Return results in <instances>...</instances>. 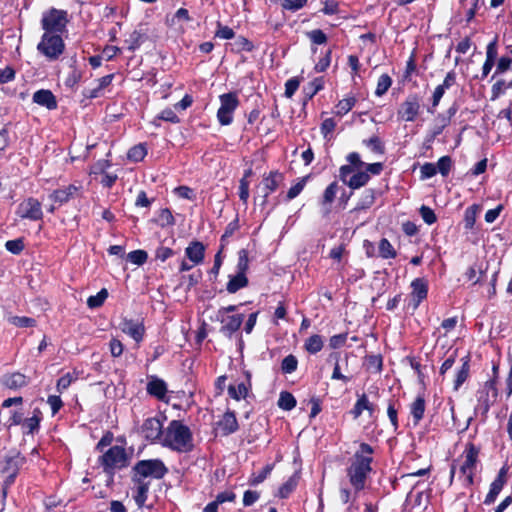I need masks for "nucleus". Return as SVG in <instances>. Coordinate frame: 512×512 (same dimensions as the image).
I'll use <instances>...</instances> for the list:
<instances>
[{
	"label": "nucleus",
	"mask_w": 512,
	"mask_h": 512,
	"mask_svg": "<svg viewBox=\"0 0 512 512\" xmlns=\"http://www.w3.org/2000/svg\"><path fill=\"white\" fill-rule=\"evenodd\" d=\"M68 23V14L65 10L50 8L44 12L41 19L42 29L44 33L59 34L65 30Z\"/></svg>",
	"instance_id": "5"
},
{
	"label": "nucleus",
	"mask_w": 512,
	"mask_h": 512,
	"mask_svg": "<svg viewBox=\"0 0 512 512\" xmlns=\"http://www.w3.org/2000/svg\"><path fill=\"white\" fill-rule=\"evenodd\" d=\"M3 384L9 389L17 390L28 384V378L19 372L5 375L3 377Z\"/></svg>",
	"instance_id": "25"
},
{
	"label": "nucleus",
	"mask_w": 512,
	"mask_h": 512,
	"mask_svg": "<svg viewBox=\"0 0 512 512\" xmlns=\"http://www.w3.org/2000/svg\"><path fill=\"white\" fill-rule=\"evenodd\" d=\"M469 362L468 360H464L462 366L458 369L456 373V378L454 380V390H458L461 385L467 380L469 376Z\"/></svg>",
	"instance_id": "36"
},
{
	"label": "nucleus",
	"mask_w": 512,
	"mask_h": 512,
	"mask_svg": "<svg viewBox=\"0 0 512 512\" xmlns=\"http://www.w3.org/2000/svg\"><path fill=\"white\" fill-rule=\"evenodd\" d=\"M100 459L104 470L107 472L125 467L128 460L126 451L121 446L109 448Z\"/></svg>",
	"instance_id": "9"
},
{
	"label": "nucleus",
	"mask_w": 512,
	"mask_h": 512,
	"mask_svg": "<svg viewBox=\"0 0 512 512\" xmlns=\"http://www.w3.org/2000/svg\"><path fill=\"white\" fill-rule=\"evenodd\" d=\"M248 285V278L244 273H236L229 276V281L226 285V290L230 294H234Z\"/></svg>",
	"instance_id": "26"
},
{
	"label": "nucleus",
	"mask_w": 512,
	"mask_h": 512,
	"mask_svg": "<svg viewBox=\"0 0 512 512\" xmlns=\"http://www.w3.org/2000/svg\"><path fill=\"white\" fill-rule=\"evenodd\" d=\"M146 155V146L144 144H138L128 151L127 158L128 160H144Z\"/></svg>",
	"instance_id": "43"
},
{
	"label": "nucleus",
	"mask_w": 512,
	"mask_h": 512,
	"mask_svg": "<svg viewBox=\"0 0 512 512\" xmlns=\"http://www.w3.org/2000/svg\"><path fill=\"white\" fill-rule=\"evenodd\" d=\"M65 44L59 34L44 33L37 50L49 60H56L64 52Z\"/></svg>",
	"instance_id": "7"
},
{
	"label": "nucleus",
	"mask_w": 512,
	"mask_h": 512,
	"mask_svg": "<svg viewBox=\"0 0 512 512\" xmlns=\"http://www.w3.org/2000/svg\"><path fill=\"white\" fill-rule=\"evenodd\" d=\"M270 471H271V468L269 466H266L258 474H253L251 476V478H250V484L254 485V486L260 484L261 482H263L267 478V476L269 475Z\"/></svg>",
	"instance_id": "62"
},
{
	"label": "nucleus",
	"mask_w": 512,
	"mask_h": 512,
	"mask_svg": "<svg viewBox=\"0 0 512 512\" xmlns=\"http://www.w3.org/2000/svg\"><path fill=\"white\" fill-rule=\"evenodd\" d=\"M331 63V50H328L325 55L319 59L316 63L314 69L316 72L321 73L326 71V69L330 66Z\"/></svg>",
	"instance_id": "56"
},
{
	"label": "nucleus",
	"mask_w": 512,
	"mask_h": 512,
	"mask_svg": "<svg viewBox=\"0 0 512 512\" xmlns=\"http://www.w3.org/2000/svg\"><path fill=\"white\" fill-rule=\"evenodd\" d=\"M365 162H349L340 168V179L351 189H359L370 179V175L364 169Z\"/></svg>",
	"instance_id": "3"
},
{
	"label": "nucleus",
	"mask_w": 512,
	"mask_h": 512,
	"mask_svg": "<svg viewBox=\"0 0 512 512\" xmlns=\"http://www.w3.org/2000/svg\"><path fill=\"white\" fill-rule=\"evenodd\" d=\"M33 102L49 110L57 108V100L54 94L47 89H40L33 94Z\"/></svg>",
	"instance_id": "21"
},
{
	"label": "nucleus",
	"mask_w": 512,
	"mask_h": 512,
	"mask_svg": "<svg viewBox=\"0 0 512 512\" xmlns=\"http://www.w3.org/2000/svg\"><path fill=\"white\" fill-rule=\"evenodd\" d=\"M496 398L497 389L495 382L492 380L485 382V384L477 392V404L475 406V413L486 417L490 406L496 401Z\"/></svg>",
	"instance_id": "8"
},
{
	"label": "nucleus",
	"mask_w": 512,
	"mask_h": 512,
	"mask_svg": "<svg viewBox=\"0 0 512 512\" xmlns=\"http://www.w3.org/2000/svg\"><path fill=\"white\" fill-rule=\"evenodd\" d=\"M218 317L222 323L221 332L228 336L235 333L240 328L244 320V316L242 314L222 315Z\"/></svg>",
	"instance_id": "17"
},
{
	"label": "nucleus",
	"mask_w": 512,
	"mask_h": 512,
	"mask_svg": "<svg viewBox=\"0 0 512 512\" xmlns=\"http://www.w3.org/2000/svg\"><path fill=\"white\" fill-rule=\"evenodd\" d=\"M392 79L388 74H382L377 81V87L375 90V95L378 97L383 96L391 87Z\"/></svg>",
	"instance_id": "38"
},
{
	"label": "nucleus",
	"mask_w": 512,
	"mask_h": 512,
	"mask_svg": "<svg viewBox=\"0 0 512 512\" xmlns=\"http://www.w3.org/2000/svg\"><path fill=\"white\" fill-rule=\"evenodd\" d=\"M324 341L320 335H312L305 342V349L311 353L316 354L323 348Z\"/></svg>",
	"instance_id": "34"
},
{
	"label": "nucleus",
	"mask_w": 512,
	"mask_h": 512,
	"mask_svg": "<svg viewBox=\"0 0 512 512\" xmlns=\"http://www.w3.org/2000/svg\"><path fill=\"white\" fill-rule=\"evenodd\" d=\"M249 180L240 179L239 182V198L240 200L246 204L249 198Z\"/></svg>",
	"instance_id": "59"
},
{
	"label": "nucleus",
	"mask_w": 512,
	"mask_h": 512,
	"mask_svg": "<svg viewBox=\"0 0 512 512\" xmlns=\"http://www.w3.org/2000/svg\"><path fill=\"white\" fill-rule=\"evenodd\" d=\"M445 91H446V89L443 88V86H441V85H438L435 88L433 96H432V105H431V107L428 108L429 113L435 112V108L439 105V102H440L441 98L443 97Z\"/></svg>",
	"instance_id": "53"
},
{
	"label": "nucleus",
	"mask_w": 512,
	"mask_h": 512,
	"mask_svg": "<svg viewBox=\"0 0 512 512\" xmlns=\"http://www.w3.org/2000/svg\"><path fill=\"white\" fill-rule=\"evenodd\" d=\"M248 267H249L248 253L245 249H241L238 252V262L236 265V273H244V275H246Z\"/></svg>",
	"instance_id": "45"
},
{
	"label": "nucleus",
	"mask_w": 512,
	"mask_h": 512,
	"mask_svg": "<svg viewBox=\"0 0 512 512\" xmlns=\"http://www.w3.org/2000/svg\"><path fill=\"white\" fill-rule=\"evenodd\" d=\"M306 177H303L297 181L287 192V199L292 200L296 198L304 189L306 184Z\"/></svg>",
	"instance_id": "50"
},
{
	"label": "nucleus",
	"mask_w": 512,
	"mask_h": 512,
	"mask_svg": "<svg viewBox=\"0 0 512 512\" xmlns=\"http://www.w3.org/2000/svg\"><path fill=\"white\" fill-rule=\"evenodd\" d=\"M298 360L294 355L286 356L281 364V369L284 373L290 374L297 369Z\"/></svg>",
	"instance_id": "46"
},
{
	"label": "nucleus",
	"mask_w": 512,
	"mask_h": 512,
	"mask_svg": "<svg viewBox=\"0 0 512 512\" xmlns=\"http://www.w3.org/2000/svg\"><path fill=\"white\" fill-rule=\"evenodd\" d=\"M167 473V468L159 459L139 461L133 468V477L142 481L148 478L160 479Z\"/></svg>",
	"instance_id": "4"
},
{
	"label": "nucleus",
	"mask_w": 512,
	"mask_h": 512,
	"mask_svg": "<svg viewBox=\"0 0 512 512\" xmlns=\"http://www.w3.org/2000/svg\"><path fill=\"white\" fill-rule=\"evenodd\" d=\"M299 80L297 78H290L285 83V96L291 98L299 88Z\"/></svg>",
	"instance_id": "58"
},
{
	"label": "nucleus",
	"mask_w": 512,
	"mask_h": 512,
	"mask_svg": "<svg viewBox=\"0 0 512 512\" xmlns=\"http://www.w3.org/2000/svg\"><path fill=\"white\" fill-rule=\"evenodd\" d=\"M73 380H74V377L72 376V374L66 373L65 375L60 377L59 380L57 381V390L59 392L66 390L71 385Z\"/></svg>",
	"instance_id": "64"
},
{
	"label": "nucleus",
	"mask_w": 512,
	"mask_h": 512,
	"mask_svg": "<svg viewBox=\"0 0 512 512\" xmlns=\"http://www.w3.org/2000/svg\"><path fill=\"white\" fill-rule=\"evenodd\" d=\"M142 433L144 437L152 442L163 439V424L155 417L148 418L142 425Z\"/></svg>",
	"instance_id": "13"
},
{
	"label": "nucleus",
	"mask_w": 512,
	"mask_h": 512,
	"mask_svg": "<svg viewBox=\"0 0 512 512\" xmlns=\"http://www.w3.org/2000/svg\"><path fill=\"white\" fill-rule=\"evenodd\" d=\"M421 108V98L418 94H410L400 105L398 109V117L406 122H413Z\"/></svg>",
	"instance_id": "11"
},
{
	"label": "nucleus",
	"mask_w": 512,
	"mask_h": 512,
	"mask_svg": "<svg viewBox=\"0 0 512 512\" xmlns=\"http://www.w3.org/2000/svg\"><path fill=\"white\" fill-rule=\"evenodd\" d=\"M127 258L133 264L142 265L146 262L148 254L144 250H134L128 254Z\"/></svg>",
	"instance_id": "48"
},
{
	"label": "nucleus",
	"mask_w": 512,
	"mask_h": 512,
	"mask_svg": "<svg viewBox=\"0 0 512 512\" xmlns=\"http://www.w3.org/2000/svg\"><path fill=\"white\" fill-rule=\"evenodd\" d=\"M338 191V185L336 182H332L324 191L322 198V205L329 206L335 199Z\"/></svg>",
	"instance_id": "44"
},
{
	"label": "nucleus",
	"mask_w": 512,
	"mask_h": 512,
	"mask_svg": "<svg viewBox=\"0 0 512 512\" xmlns=\"http://www.w3.org/2000/svg\"><path fill=\"white\" fill-rule=\"evenodd\" d=\"M324 87V79L322 77L315 78L304 87L303 91L307 99H312Z\"/></svg>",
	"instance_id": "32"
},
{
	"label": "nucleus",
	"mask_w": 512,
	"mask_h": 512,
	"mask_svg": "<svg viewBox=\"0 0 512 512\" xmlns=\"http://www.w3.org/2000/svg\"><path fill=\"white\" fill-rule=\"evenodd\" d=\"M132 480L134 482L133 499L138 507H142L147 500L150 481H142L134 477Z\"/></svg>",
	"instance_id": "22"
},
{
	"label": "nucleus",
	"mask_w": 512,
	"mask_h": 512,
	"mask_svg": "<svg viewBox=\"0 0 512 512\" xmlns=\"http://www.w3.org/2000/svg\"><path fill=\"white\" fill-rule=\"evenodd\" d=\"M379 256L383 259L395 258L397 253L392 244L386 239L382 238L378 244Z\"/></svg>",
	"instance_id": "31"
},
{
	"label": "nucleus",
	"mask_w": 512,
	"mask_h": 512,
	"mask_svg": "<svg viewBox=\"0 0 512 512\" xmlns=\"http://www.w3.org/2000/svg\"><path fill=\"white\" fill-rule=\"evenodd\" d=\"M373 452L374 450L369 444L361 443L359 450L355 452L351 458L350 465L347 467V477L355 494L365 487L368 474L372 470Z\"/></svg>",
	"instance_id": "1"
},
{
	"label": "nucleus",
	"mask_w": 512,
	"mask_h": 512,
	"mask_svg": "<svg viewBox=\"0 0 512 512\" xmlns=\"http://www.w3.org/2000/svg\"><path fill=\"white\" fill-rule=\"evenodd\" d=\"M120 329L123 333L132 337L136 342L142 341L145 332L144 325L141 322L130 319H124L120 323Z\"/></svg>",
	"instance_id": "15"
},
{
	"label": "nucleus",
	"mask_w": 512,
	"mask_h": 512,
	"mask_svg": "<svg viewBox=\"0 0 512 512\" xmlns=\"http://www.w3.org/2000/svg\"><path fill=\"white\" fill-rule=\"evenodd\" d=\"M217 425L223 435L234 433L238 429V422L234 412H226Z\"/></svg>",
	"instance_id": "24"
},
{
	"label": "nucleus",
	"mask_w": 512,
	"mask_h": 512,
	"mask_svg": "<svg viewBox=\"0 0 512 512\" xmlns=\"http://www.w3.org/2000/svg\"><path fill=\"white\" fill-rule=\"evenodd\" d=\"M107 297L108 291L107 289L103 288L96 295H92L87 299V305L91 309L98 308L102 306Z\"/></svg>",
	"instance_id": "41"
},
{
	"label": "nucleus",
	"mask_w": 512,
	"mask_h": 512,
	"mask_svg": "<svg viewBox=\"0 0 512 512\" xmlns=\"http://www.w3.org/2000/svg\"><path fill=\"white\" fill-rule=\"evenodd\" d=\"M146 36L144 33L135 30L130 35L129 38L126 40V43L128 45V49L131 51L136 50L140 45L145 41Z\"/></svg>",
	"instance_id": "37"
},
{
	"label": "nucleus",
	"mask_w": 512,
	"mask_h": 512,
	"mask_svg": "<svg viewBox=\"0 0 512 512\" xmlns=\"http://www.w3.org/2000/svg\"><path fill=\"white\" fill-rule=\"evenodd\" d=\"M5 248L12 254H20L24 249V243L22 239L9 240L5 243Z\"/></svg>",
	"instance_id": "52"
},
{
	"label": "nucleus",
	"mask_w": 512,
	"mask_h": 512,
	"mask_svg": "<svg viewBox=\"0 0 512 512\" xmlns=\"http://www.w3.org/2000/svg\"><path fill=\"white\" fill-rule=\"evenodd\" d=\"M355 103L356 98L353 96L340 100L336 105V114L339 116L347 114L354 107Z\"/></svg>",
	"instance_id": "39"
},
{
	"label": "nucleus",
	"mask_w": 512,
	"mask_h": 512,
	"mask_svg": "<svg viewBox=\"0 0 512 512\" xmlns=\"http://www.w3.org/2000/svg\"><path fill=\"white\" fill-rule=\"evenodd\" d=\"M42 413L39 409L33 411V416L23 420L22 427L27 433H34L39 427Z\"/></svg>",
	"instance_id": "29"
},
{
	"label": "nucleus",
	"mask_w": 512,
	"mask_h": 512,
	"mask_svg": "<svg viewBox=\"0 0 512 512\" xmlns=\"http://www.w3.org/2000/svg\"><path fill=\"white\" fill-rule=\"evenodd\" d=\"M16 214L22 219L40 220L43 217L41 203L32 197L25 199L18 205Z\"/></svg>",
	"instance_id": "12"
},
{
	"label": "nucleus",
	"mask_w": 512,
	"mask_h": 512,
	"mask_svg": "<svg viewBox=\"0 0 512 512\" xmlns=\"http://www.w3.org/2000/svg\"><path fill=\"white\" fill-rule=\"evenodd\" d=\"M204 253L205 247L199 241L191 242L185 249V255L193 263V265H198L203 262Z\"/></svg>",
	"instance_id": "23"
},
{
	"label": "nucleus",
	"mask_w": 512,
	"mask_h": 512,
	"mask_svg": "<svg viewBox=\"0 0 512 512\" xmlns=\"http://www.w3.org/2000/svg\"><path fill=\"white\" fill-rule=\"evenodd\" d=\"M215 36L221 39H232L235 36L233 29L228 26H222L218 23V29L215 33Z\"/></svg>",
	"instance_id": "61"
},
{
	"label": "nucleus",
	"mask_w": 512,
	"mask_h": 512,
	"mask_svg": "<svg viewBox=\"0 0 512 512\" xmlns=\"http://www.w3.org/2000/svg\"><path fill=\"white\" fill-rule=\"evenodd\" d=\"M114 74H108L99 78L96 81V86L93 88H87L83 91V95L88 99H95L104 95V90L113 81Z\"/></svg>",
	"instance_id": "18"
},
{
	"label": "nucleus",
	"mask_w": 512,
	"mask_h": 512,
	"mask_svg": "<svg viewBox=\"0 0 512 512\" xmlns=\"http://www.w3.org/2000/svg\"><path fill=\"white\" fill-rule=\"evenodd\" d=\"M9 322L17 327H33L36 324L35 319L25 316H12Z\"/></svg>",
	"instance_id": "47"
},
{
	"label": "nucleus",
	"mask_w": 512,
	"mask_h": 512,
	"mask_svg": "<svg viewBox=\"0 0 512 512\" xmlns=\"http://www.w3.org/2000/svg\"><path fill=\"white\" fill-rule=\"evenodd\" d=\"M478 454L479 449L473 443H468L462 454L463 461L460 465L459 472L463 479V485L466 487L473 484Z\"/></svg>",
	"instance_id": "6"
},
{
	"label": "nucleus",
	"mask_w": 512,
	"mask_h": 512,
	"mask_svg": "<svg viewBox=\"0 0 512 512\" xmlns=\"http://www.w3.org/2000/svg\"><path fill=\"white\" fill-rule=\"evenodd\" d=\"M283 181V175L278 171H272L270 174L263 179L264 188L267 190L265 196L275 191L280 183Z\"/></svg>",
	"instance_id": "28"
},
{
	"label": "nucleus",
	"mask_w": 512,
	"mask_h": 512,
	"mask_svg": "<svg viewBox=\"0 0 512 512\" xmlns=\"http://www.w3.org/2000/svg\"><path fill=\"white\" fill-rule=\"evenodd\" d=\"M330 357L334 358L336 360L335 364H334V369H333V373H332L331 379L332 380H340L343 383L350 382L352 377L342 373V367H341L340 361H339L340 360L339 359V354L338 353L332 354Z\"/></svg>",
	"instance_id": "35"
},
{
	"label": "nucleus",
	"mask_w": 512,
	"mask_h": 512,
	"mask_svg": "<svg viewBox=\"0 0 512 512\" xmlns=\"http://www.w3.org/2000/svg\"><path fill=\"white\" fill-rule=\"evenodd\" d=\"M307 3V0H284L282 2V7L288 11H297L303 8Z\"/></svg>",
	"instance_id": "55"
},
{
	"label": "nucleus",
	"mask_w": 512,
	"mask_h": 512,
	"mask_svg": "<svg viewBox=\"0 0 512 512\" xmlns=\"http://www.w3.org/2000/svg\"><path fill=\"white\" fill-rule=\"evenodd\" d=\"M146 389L151 396L157 398L158 400H166L167 385L162 379L156 376H151L147 383Z\"/></svg>",
	"instance_id": "20"
},
{
	"label": "nucleus",
	"mask_w": 512,
	"mask_h": 512,
	"mask_svg": "<svg viewBox=\"0 0 512 512\" xmlns=\"http://www.w3.org/2000/svg\"><path fill=\"white\" fill-rule=\"evenodd\" d=\"M192 434L190 429L178 420H173L164 430L162 444L178 452L192 450Z\"/></svg>",
	"instance_id": "2"
},
{
	"label": "nucleus",
	"mask_w": 512,
	"mask_h": 512,
	"mask_svg": "<svg viewBox=\"0 0 512 512\" xmlns=\"http://www.w3.org/2000/svg\"><path fill=\"white\" fill-rule=\"evenodd\" d=\"M452 168V162H426L421 166V179L425 180L436 175L438 172L442 176H447Z\"/></svg>",
	"instance_id": "14"
},
{
	"label": "nucleus",
	"mask_w": 512,
	"mask_h": 512,
	"mask_svg": "<svg viewBox=\"0 0 512 512\" xmlns=\"http://www.w3.org/2000/svg\"><path fill=\"white\" fill-rule=\"evenodd\" d=\"M506 90V82L504 80H499L493 84L491 89V100L498 99L502 94L505 93Z\"/></svg>",
	"instance_id": "57"
},
{
	"label": "nucleus",
	"mask_w": 512,
	"mask_h": 512,
	"mask_svg": "<svg viewBox=\"0 0 512 512\" xmlns=\"http://www.w3.org/2000/svg\"><path fill=\"white\" fill-rule=\"evenodd\" d=\"M159 118L164 121L171 122V123H179L180 122L179 117L176 115L174 110L171 108L164 109L160 113Z\"/></svg>",
	"instance_id": "63"
},
{
	"label": "nucleus",
	"mask_w": 512,
	"mask_h": 512,
	"mask_svg": "<svg viewBox=\"0 0 512 512\" xmlns=\"http://www.w3.org/2000/svg\"><path fill=\"white\" fill-rule=\"evenodd\" d=\"M502 489L501 480H494L490 485V490L485 497L484 504L490 505L494 503Z\"/></svg>",
	"instance_id": "40"
},
{
	"label": "nucleus",
	"mask_w": 512,
	"mask_h": 512,
	"mask_svg": "<svg viewBox=\"0 0 512 512\" xmlns=\"http://www.w3.org/2000/svg\"><path fill=\"white\" fill-rule=\"evenodd\" d=\"M278 406L284 410H291L296 406L294 396L289 392H281L278 400Z\"/></svg>",
	"instance_id": "42"
},
{
	"label": "nucleus",
	"mask_w": 512,
	"mask_h": 512,
	"mask_svg": "<svg viewBox=\"0 0 512 512\" xmlns=\"http://www.w3.org/2000/svg\"><path fill=\"white\" fill-rule=\"evenodd\" d=\"M411 288V301L413 302V308L416 309L420 302L427 297V281L423 278H416L412 281Z\"/></svg>",
	"instance_id": "16"
},
{
	"label": "nucleus",
	"mask_w": 512,
	"mask_h": 512,
	"mask_svg": "<svg viewBox=\"0 0 512 512\" xmlns=\"http://www.w3.org/2000/svg\"><path fill=\"white\" fill-rule=\"evenodd\" d=\"M420 214H421V216H422V218H423L425 223L431 225L434 222H436V219H437L436 215H435L434 211L431 208L423 205L420 208Z\"/></svg>",
	"instance_id": "60"
},
{
	"label": "nucleus",
	"mask_w": 512,
	"mask_h": 512,
	"mask_svg": "<svg viewBox=\"0 0 512 512\" xmlns=\"http://www.w3.org/2000/svg\"><path fill=\"white\" fill-rule=\"evenodd\" d=\"M220 108L217 111L218 121L222 125H229L233 120V112L239 104L236 93L222 94L220 97Z\"/></svg>",
	"instance_id": "10"
},
{
	"label": "nucleus",
	"mask_w": 512,
	"mask_h": 512,
	"mask_svg": "<svg viewBox=\"0 0 512 512\" xmlns=\"http://www.w3.org/2000/svg\"><path fill=\"white\" fill-rule=\"evenodd\" d=\"M80 187L76 185H69L64 188H60L57 190H54L50 195L49 198L58 205H63L67 203L70 199H72L76 193L79 191Z\"/></svg>",
	"instance_id": "19"
},
{
	"label": "nucleus",
	"mask_w": 512,
	"mask_h": 512,
	"mask_svg": "<svg viewBox=\"0 0 512 512\" xmlns=\"http://www.w3.org/2000/svg\"><path fill=\"white\" fill-rule=\"evenodd\" d=\"M479 210V206L473 205L469 207L465 212V226L471 229L475 224L476 214Z\"/></svg>",
	"instance_id": "54"
},
{
	"label": "nucleus",
	"mask_w": 512,
	"mask_h": 512,
	"mask_svg": "<svg viewBox=\"0 0 512 512\" xmlns=\"http://www.w3.org/2000/svg\"><path fill=\"white\" fill-rule=\"evenodd\" d=\"M368 369L379 373L382 370V357L380 355H370L366 359Z\"/></svg>",
	"instance_id": "51"
},
{
	"label": "nucleus",
	"mask_w": 512,
	"mask_h": 512,
	"mask_svg": "<svg viewBox=\"0 0 512 512\" xmlns=\"http://www.w3.org/2000/svg\"><path fill=\"white\" fill-rule=\"evenodd\" d=\"M411 415L413 417L414 423L418 424L419 421L423 418L425 412V400L423 397L418 396L414 402L411 404Z\"/></svg>",
	"instance_id": "30"
},
{
	"label": "nucleus",
	"mask_w": 512,
	"mask_h": 512,
	"mask_svg": "<svg viewBox=\"0 0 512 512\" xmlns=\"http://www.w3.org/2000/svg\"><path fill=\"white\" fill-rule=\"evenodd\" d=\"M248 391H249V385H247L244 382H241L235 386L230 385L228 388L229 395L237 401L246 398Z\"/></svg>",
	"instance_id": "33"
},
{
	"label": "nucleus",
	"mask_w": 512,
	"mask_h": 512,
	"mask_svg": "<svg viewBox=\"0 0 512 512\" xmlns=\"http://www.w3.org/2000/svg\"><path fill=\"white\" fill-rule=\"evenodd\" d=\"M307 37L311 40L312 43L317 45H322L327 42L326 34L320 29L307 32Z\"/></svg>",
	"instance_id": "49"
},
{
	"label": "nucleus",
	"mask_w": 512,
	"mask_h": 512,
	"mask_svg": "<svg viewBox=\"0 0 512 512\" xmlns=\"http://www.w3.org/2000/svg\"><path fill=\"white\" fill-rule=\"evenodd\" d=\"M364 410H367L370 415L373 414V405L370 403L366 394H362L358 397L353 409L351 410V414L355 419H357Z\"/></svg>",
	"instance_id": "27"
}]
</instances>
